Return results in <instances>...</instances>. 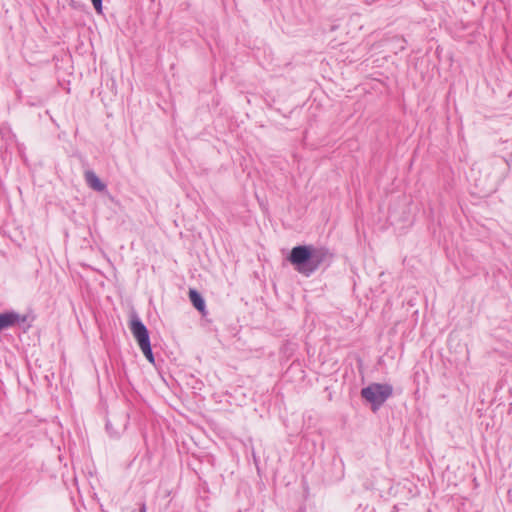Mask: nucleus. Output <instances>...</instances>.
Listing matches in <instances>:
<instances>
[{
  "instance_id": "obj_1",
  "label": "nucleus",
  "mask_w": 512,
  "mask_h": 512,
  "mask_svg": "<svg viewBox=\"0 0 512 512\" xmlns=\"http://www.w3.org/2000/svg\"><path fill=\"white\" fill-rule=\"evenodd\" d=\"M329 257V251L323 247L312 245H299L292 248L288 260L295 269L309 277L312 275Z\"/></svg>"
},
{
  "instance_id": "obj_2",
  "label": "nucleus",
  "mask_w": 512,
  "mask_h": 512,
  "mask_svg": "<svg viewBox=\"0 0 512 512\" xmlns=\"http://www.w3.org/2000/svg\"><path fill=\"white\" fill-rule=\"evenodd\" d=\"M361 397L371 404L372 410L377 411L393 394V387L387 383H371L361 389Z\"/></svg>"
},
{
  "instance_id": "obj_3",
  "label": "nucleus",
  "mask_w": 512,
  "mask_h": 512,
  "mask_svg": "<svg viewBox=\"0 0 512 512\" xmlns=\"http://www.w3.org/2000/svg\"><path fill=\"white\" fill-rule=\"evenodd\" d=\"M130 329L146 359L151 364H155V358L152 352L150 337L146 326L139 318H134L131 321Z\"/></svg>"
},
{
  "instance_id": "obj_4",
  "label": "nucleus",
  "mask_w": 512,
  "mask_h": 512,
  "mask_svg": "<svg viewBox=\"0 0 512 512\" xmlns=\"http://www.w3.org/2000/svg\"><path fill=\"white\" fill-rule=\"evenodd\" d=\"M26 316H21L20 314L11 311L0 314V332L4 329L10 328L17 323L25 322Z\"/></svg>"
},
{
  "instance_id": "obj_5",
  "label": "nucleus",
  "mask_w": 512,
  "mask_h": 512,
  "mask_svg": "<svg viewBox=\"0 0 512 512\" xmlns=\"http://www.w3.org/2000/svg\"><path fill=\"white\" fill-rule=\"evenodd\" d=\"M87 185L97 192H103L106 190V184H104L96 173L92 170H88L84 174Z\"/></svg>"
},
{
  "instance_id": "obj_6",
  "label": "nucleus",
  "mask_w": 512,
  "mask_h": 512,
  "mask_svg": "<svg viewBox=\"0 0 512 512\" xmlns=\"http://www.w3.org/2000/svg\"><path fill=\"white\" fill-rule=\"evenodd\" d=\"M189 299H190L191 303L193 304V306L198 311H201V312L204 311V309H205V301H204L203 297L201 296V294L199 292H197L194 289H190V291H189Z\"/></svg>"
},
{
  "instance_id": "obj_7",
  "label": "nucleus",
  "mask_w": 512,
  "mask_h": 512,
  "mask_svg": "<svg viewBox=\"0 0 512 512\" xmlns=\"http://www.w3.org/2000/svg\"><path fill=\"white\" fill-rule=\"evenodd\" d=\"M91 2L97 12L102 11V0H91Z\"/></svg>"
},
{
  "instance_id": "obj_8",
  "label": "nucleus",
  "mask_w": 512,
  "mask_h": 512,
  "mask_svg": "<svg viewBox=\"0 0 512 512\" xmlns=\"http://www.w3.org/2000/svg\"><path fill=\"white\" fill-rule=\"evenodd\" d=\"M138 512H146L145 504H142Z\"/></svg>"
}]
</instances>
